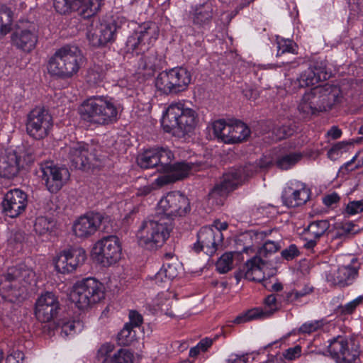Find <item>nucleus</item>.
<instances>
[{"mask_svg":"<svg viewBox=\"0 0 363 363\" xmlns=\"http://www.w3.org/2000/svg\"><path fill=\"white\" fill-rule=\"evenodd\" d=\"M340 198L339 195L333 192L330 194H328L323 199V202L326 206H332L333 204H335L339 202Z\"/></svg>","mask_w":363,"mask_h":363,"instance_id":"nucleus-62","label":"nucleus"},{"mask_svg":"<svg viewBox=\"0 0 363 363\" xmlns=\"http://www.w3.org/2000/svg\"><path fill=\"white\" fill-rule=\"evenodd\" d=\"M121 21L119 18L106 21L100 24L98 30H89L87 38L90 43L95 47L105 46L112 43L116 38L117 30L121 28Z\"/></svg>","mask_w":363,"mask_h":363,"instance_id":"nucleus-21","label":"nucleus"},{"mask_svg":"<svg viewBox=\"0 0 363 363\" xmlns=\"http://www.w3.org/2000/svg\"><path fill=\"white\" fill-rule=\"evenodd\" d=\"M155 185L159 187L156 184L155 181L152 184L146 185L140 187L138 189L136 195L138 196H145L150 194L152 191L156 189Z\"/></svg>","mask_w":363,"mask_h":363,"instance_id":"nucleus-64","label":"nucleus"},{"mask_svg":"<svg viewBox=\"0 0 363 363\" xmlns=\"http://www.w3.org/2000/svg\"><path fill=\"white\" fill-rule=\"evenodd\" d=\"M223 240V235L218 230L203 226L197 233V241L194 244L193 250L197 253L203 251L212 256L222 245Z\"/></svg>","mask_w":363,"mask_h":363,"instance_id":"nucleus-18","label":"nucleus"},{"mask_svg":"<svg viewBox=\"0 0 363 363\" xmlns=\"http://www.w3.org/2000/svg\"><path fill=\"white\" fill-rule=\"evenodd\" d=\"M214 15L213 6L211 2H205L192 8L189 13L192 23L198 28H205L211 23Z\"/></svg>","mask_w":363,"mask_h":363,"instance_id":"nucleus-28","label":"nucleus"},{"mask_svg":"<svg viewBox=\"0 0 363 363\" xmlns=\"http://www.w3.org/2000/svg\"><path fill=\"white\" fill-rule=\"evenodd\" d=\"M281 248V246L278 242L274 241L267 240L263 245L258 250L257 254L258 257H267L268 255L277 252Z\"/></svg>","mask_w":363,"mask_h":363,"instance_id":"nucleus-49","label":"nucleus"},{"mask_svg":"<svg viewBox=\"0 0 363 363\" xmlns=\"http://www.w3.org/2000/svg\"><path fill=\"white\" fill-rule=\"evenodd\" d=\"M138 57L140 58L138 62V69L147 71V74L152 75L157 69L155 63L152 62L154 57L147 56L145 53L140 54Z\"/></svg>","mask_w":363,"mask_h":363,"instance_id":"nucleus-43","label":"nucleus"},{"mask_svg":"<svg viewBox=\"0 0 363 363\" xmlns=\"http://www.w3.org/2000/svg\"><path fill=\"white\" fill-rule=\"evenodd\" d=\"M301 353V347L300 345H296L294 347H289V349L286 350L283 355L286 359L289 360H293L300 357Z\"/></svg>","mask_w":363,"mask_h":363,"instance_id":"nucleus-57","label":"nucleus"},{"mask_svg":"<svg viewBox=\"0 0 363 363\" xmlns=\"http://www.w3.org/2000/svg\"><path fill=\"white\" fill-rule=\"evenodd\" d=\"M328 352L336 363H354L361 353L354 340L340 335L330 340Z\"/></svg>","mask_w":363,"mask_h":363,"instance_id":"nucleus-12","label":"nucleus"},{"mask_svg":"<svg viewBox=\"0 0 363 363\" xmlns=\"http://www.w3.org/2000/svg\"><path fill=\"white\" fill-rule=\"evenodd\" d=\"M74 321L64 322L61 325V335L67 337L76 333V325Z\"/></svg>","mask_w":363,"mask_h":363,"instance_id":"nucleus-55","label":"nucleus"},{"mask_svg":"<svg viewBox=\"0 0 363 363\" xmlns=\"http://www.w3.org/2000/svg\"><path fill=\"white\" fill-rule=\"evenodd\" d=\"M191 211L189 199L180 191H171L157 203L155 216L145 220L138 231L139 244L149 250H156L169 238L171 225L164 219L185 216Z\"/></svg>","mask_w":363,"mask_h":363,"instance_id":"nucleus-1","label":"nucleus"},{"mask_svg":"<svg viewBox=\"0 0 363 363\" xmlns=\"http://www.w3.org/2000/svg\"><path fill=\"white\" fill-rule=\"evenodd\" d=\"M24 354L19 350L13 351L6 359V363H23Z\"/></svg>","mask_w":363,"mask_h":363,"instance_id":"nucleus-58","label":"nucleus"},{"mask_svg":"<svg viewBox=\"0 0 363 363\" xmlns=\"http://www.w3.org/2000/svg\"><path fill=\"white\" fill-rule=\"evenodd\" d=\"M233 255V252H225L216 262V269L221 274H225L232 268Z\"/></svg>","mask_w":363,"mask_h":363,"instance_id":"nucleus-44","label":"nucleus"},{"mask_svg":"<svg viewBox=\"0 0 363 363\" xmlns=\"http://www.w3.org/2000/svg\"><path fill=\"white\" fill-rule=\"evenodd\" d=\"M20 172L18 154L13 150L0 152V177L11 179Z\"/></svg>","mask_w":363,"mask_h":363,"instance_id":"nucleus-27","label":"nucleus"},{"mask_svg":"<svg viewBox=\"0 0 363 363\" xmlns=\"http://www.w3.org/2000/svg\"><path fill=\"white\" fill-rule=\"evenodd\" d=\"M232 134L230 139L231 143H238L247 139L250 135V130L245 123L239 121L233 124Z\"/></svg>","mask_w":363,"mask_h":363,"instance_id":"nucleus-36","label":"nucleus"},{"mask_svg":"<svg viewBox=\"0 0 363 363\" xmlns=\"http://www.w3.org/2000/svg\"><path fill=\"white\" fill-rule=\"evenodd\" d=\"M122 249L118 237L109 235L98 240L91 251L93 258L103 267H110L121 258Z\"/></svg>","mask_w":363,"mask_h":363,"instance_id":"nucleus-11","label":"nucleus"},{"mask_svg":"<svg viewBox=\"0 0 363 363\" xmlns=\"http://www.w3.org/2000/svg\"><path fill=\"white\" fill-rule=\"evenodd\" d=\"M261 313L262 312L260 308H254L252 309L248 310L245 313L238 315L233 320V323L236 324H240L250 321L252 320L261 318Z\"/></svg>","mask_w":363,"mask_h":363,"instance_id":"nucleus-46","label":"nucleus"},{"mask_svg":"<svg viewBox=\"0 0 363 363\" xmlns=\"http://www.w3.org/2000/svg\"><path fill=\"white\" fill-rule=\"evenodd\" d=\"M320 109L323 111L330 110L334 105L340 102L341 90L337 85L325 84L311 89Z\"/></svg>","mask_w":363,"mask_h":363,"instance_id":"nucleus-24","label":"nucleus"},{"mask_svg":"<svg viewBox=\"0 0 363 363\" xmlns=\"http://www.w3.org/2000/svg\"><path fill=\"white\" fill-rule=\"evenodd\" d=\"M114 345L111 343H106L101 346L96 354V359L100 363H110L112 356L110 354L113 352Z\"/></svg>","mask_w":363,"mask_h":363,"instance_id":"nucleus-45","label":"nucleus"},{"mask_svg":"<svg viewBox=\"0 0 363 363\" xmlns=\"http://www.w3.org/2000/svg\"><path fill=\"white\" fill-rule=\"evenodd\" d=\"M158 35L159 29L155 23H144L128 38L126 52L137 57L144 54L149 50L150 45L157 39Z\"/></svg>","mask_w":363,"mask_h":363,"instance_id":"nucleus-10","label":"nucleus"},{"mask_svg":"<svg viewBox=\"0 0 363 363\" xmlns=\"http://www.w3.org/2000/svg\"><path fill=\"white\" fill-rule=\"evenodd\" d=\"M198 114L182 103L172 104L163 115L161 123L166 133L183 137L191 132L198 123Z\"/></svg>","mask_w":363,"mask_h":363,"instance_id":"nucleus-4","label":"nucleus"},{"mask_svg":"<svg viewBox=\"0 0 363 363\" xmlns=\"http://www.w3.org/2000/svg\"><path fill=\"white\" fill-rule=\"evenodd\" d=\"M359 264L356 258H352L350 263L338 267L337 271L328 280L339 287H345L352 284L358 276Z\"/></svg>","mask_w":363,"mask_h":363,"instance_id":"nucleus-26","label":"nucleus"},{"mask_svg":"<svg viewBox=\"0 0 363 363\" xmlns=\"http://www.w3.org/2000/svg\"><path fill=\"white\" fill-rule=\"evenodd\" d=\"M35 274L25 264L9 267L0 277V290L16 300L23 298L26 286L35 281Z\"/></svg>","mask_w":363,"mask_h":363,"instance_id":"nucleus-7","label":"nucleus"},{"mask_svg":"<svg viewBox=\"0 0 363 363\" xmlns=\"http://www.w3.org/2000/svg\"><path fill=\"white\" fill-rule=\"evenodd\" d=\"M330 228L327 220H315L310 223L307 228V233L311 237L319 239Z\"/></svg>","mask_w":363,"mask_h":363,"instance_id":"nucleus-37","label":"nucleus"},{"mask_svg":"<svg viewBox=\"0 0 363 363\" xmlns=\"http://www.w3.org/2000/svg\"><path fill=\"white\" fill-rule=\"evenodd\" d=\"M264 308H260V318H269L274 313L278 311L281 307V296L277 294H270L264 298Z\"/></svg>","mask_w":363,"mask_h":363,"instance_id":"nucleus-33","label":"nucleus"},{"mask_svg":"<svg viewBox=\"0 0 363 363\" xmlns=\"http://www.w3.org/2000/svg\"><path fill=\"white\" fill-rule=\"evenodd\" d=\"M83 121L106 125L118 120V109L111 99L104 96H93L85 100L79 108Z\"/></svg>","mask_w":363,"mask_h":363,"instance_id":"nucleus-6","label":"nucleus"},{"mask_svg":"<svg viewBox=\"0 0 363 363\" xmlns=\"http://www.w3.org/2000/svg\"><path fill=\"white\" fill-rule=\"evenodd\" d=\"M255 164L257 165L258 170H266L274 165V162L272 157L264 155L257 161Z\"/></svg>","mask_w":363,"mask_h":363,"instance_id":"nucleus-56","label":"nucleus"},{"mask_svg":"<svg viewBox=\"0 0 363 363\" xmlns=\"http://www.w3.org/2000/svg\"><path fill=\"white\" fill-rule=\"evenodd\" d=\"M281 257L286 260H291L298 256L299 251L296 245L291 244L281 251Z\"/></svg>","mask_w":363,"mask_h":363,"instance_id":"nucleus-54","label":"nucleus"},{"mask_svg":"<svg viewBox=\"0 0 363 363\" xmlns=\"http://www.w3.org/2000/svg\"><path fill=\"white\" fill-rule=\"evenodd\" d=\"M362 301L363 296H358L344 306H339L336 309V312L341 315L352 314Z\"/></svg>","mask_w":363,"mask_h":363,"instance_id":"nucleus-47","label":"nucleus"},{"mask_svg":"<svg viewBox=\"0 0 363 363\" xmlns=\"http://www.w3.org/2000/svg\"><path fill=\"white\" fill-rule=\"evenodd\" d=\"M226 124L227 123H225V122L223 120H218L212 123L213 134L216 138H220L223 133V130L224 129Z\"/></svg>","mask_w":363,"mask_h":363,"instance_id":"nucleus-61","label":"nucleus"},{"mask_svg":"<svg viewBox=\"0 0 363 363\" xmlns=\"http://www.w3.org/2000/svg\"><path fill=\"white\" fill-rule=\"evenodd\" d=\"M262 264V259L257 256H255L249 259L242 269H240L235 273L237 281L239 282L242 278L250 281H261V279L253 276V274L260 272L261 264Z\"/></svg>","mask_w":363,"mask_h":363,"instance_id":"nucleus-30","label":"nucleus"},{"mask_svg":"<svg viewBox=\"0 0 363 363\" xmlns=\"http://www.w3.org/2000/svg\"><path fill=\"white\" fill-rule=\"evenodd\" d=\"M303 157L301 152H292L277 157L275 164L281 170H287L296 165Z\"/></svg>","mask_w":363,"mask_h":363,"instance_id":"nucleus-34","label":"nucleus"},{"mask_svg":"<svg viewBox=\"0 0 363 363\" xmlns=\"http://www.w3.org/2000/svg\"><path fill=\"white\" fill-rule=\"evenodd\" d=\"M36 159V153L33 147H28L18 155V163L19 169H26L28 168Z\"/></svg>","mask_w":363,"mask_h":363,"instance_id":"nucleus-40","label":"nucleus"},{"mask_svg":"<svg viewBox=\"0 0 363 363\" xmlns=\"http://www.w3.org/2000/svg\"><path fill=\"white\" fill-rule=\"evenodd\" d=\"M177 263H164L160 271L151 277V280L155 284L161 285L162 284H168L171 280L178 276Z\"/></svg>","mask_w":363,"mask_h":363,"instance_id":"nucleus-32","label":"nucleus"},{"mask_svg":"<svg viewBox=\"0 0 363 363\" xmlns=\"http://www.w3.org/2000/svg\"><path fill=\"white\" fill-rule=\"evenodd\" d=\"M295 125L292 124L275 125L272 128V135L276 140H281L291 136L295 133Z\"/></svg>","mask_w":363,"mask_h":363,"instance_id":"nucleus-41","label":"nucleus"},{"mask_svg":"<svg viewBox=\"0 0 363 363\" xmlns=\"http://www.w3.org/2000/svg\"><path fill=\"white\" fill-rule=\"evenodd\" d=\"M105 77V73L99 66H94L91 68L87 74L88 81L94 84H98Z\"/></svg>","mask_w":363,"mask_h":363,"instance_id":"nucleus-50","label":"nucleus"},{"mask_svg":"<svg viewBox=\"0 0 363 363\" xmlns=\"http://www.w3.org/2000/svg\"><path fill=\"white\" fill-rule=\"evenodd\" d=\"M277 56H281L286 53L296 52V45L289 39L277 38Z\"/></svg>","mask_w":363,"mask_h":363,"instance_id":"nucleus-42","label":"nucleus"},{"mask_svg":"<svg viewBox=\"0 0 363 363\" xmlns=\"http://www.w3.org/2000/svg\"><path fill=\"white\" fill-rule=\"evenodd\" d=\"M86 259L85 250L82 247H71L61 251L55 259L56 270L62 274L73 272Z\"/></svg>","mask_w":363,"mask_h":363,"instance_id":"nucleus-19","label":"nucleus"},{"mask_svg":"<svg viewBox=\"0 0 363 363\" xmlns=\"http://www.w3.org/2000/svg\"><path fill=\"white\" fill-rule=\"evenodd\" d=\"M310 194V190L305 187L298 190L289 187L284 190L281 199L285 206L295 208L305 204L309 200Z\"/></svg>","mask_w":363,"mask_h":363,"instance_id":"nucleus-29","label":"nucleus"},{"mask_svg":"<svg viewBox=\"0 0 363 363\" xmlns=\"http://www.w3.org/2000/svg\"><path fill=\"white\" fill-rule=\"evenodd\" d=\"M83 56L79 47L65 45L57 49L49 59L48 73L62 79L72 78L79 72Z\"/></svg>","mask_w":363,"mask_h":363,"instance_id":"nucleus-3","label":"nucleus"},{"mask_svg":"<svg viewBox=\"0 0 363 363\" xmlns=\"http://www.w3.org/2000/svg\"><path fill=\"white\" fill-rule=\"evenodd\" d=\"M257 172V165L255 163H248L243 167L230 169L223 174L210 190L208 194V200L211 201L213 205L223 206L230 191Z\"/></svg>","mask_w":363,"mask_h":363,"instance_id":"nucleus-5","label":"nucleus"},{"mask_svg":"<svg viewBox=\"0 0 363 363\" xmlns=\"http://www.w3.org/2000/svg\"><path fill=\"white\" fill-rule=\"evenodd\" d=\"M60 310L58 297L52 292L46 291L36 300L35 314L38 320L48 323L54 319Z\"/></svg>","mask_w":363,"mask_h":363,"instance_id":"nucleus-20","label":"nucleus"},{"mask_svg":"<svg viewBox=\"0 0 363 363\" xmlns=\"http://www.w3.org/2000/svg\"><path fill=\"white\" fill-rule=\"evenodd\" d=\"M133 355L126 349H120L112 355L110 363H133Z\"/></svg>","mask_w":363,"mask_h":363,"instance_id":"nucleus-48","label":"nucleus"},{"mask_svg":"<svg viewBox=\"0 0 363 363\" xmlns=\"http://www.w3.org/2000/svg\"><path fill=\"white\" fill-rule=\"evenodd\" d=\"M357 226L352 222H345L341 224L340 230L345 234H356L360 230V228H356Z\"/></svg>","mask_w":363,"mask_h":363,"instance_id":"nucleus-60","label":"nucleus"},{"mask_svg":"<svg viewBox=\"0 0 363 363\" xmlns=\"http://www.w3.org/2000/svg\"><path fill=\"white\" fill-rule=\"evenodd\" d=\"M13 21V12L5 4H0V35H6L11 31Z\"/></svg>","mask_w":363,"mask_h":363,"instance_id":"nucleus-35","label":"nucleus"},{"mask_svg":"<svg viewBox=\"0 0 363 363\" xmlns=\"http://www.w3.org/2000/svg\"><path fill=\"white\" fill-rule=\"evenodd\" d=\"M323 326L322 321L315 320L303 323L299 328V332L302 333H311L316 331Z\"/></svg>","mask_w":363,"mask_h":363,"instance_id":"nucleus-52","label":"nucleus"},{"mask_svg":"<svg viewBox=\"0 0 363 363\" xmlns=\"http://www.w3.org/2000/svg\"><path fill=\"white\" fill-rule=\"evenodd\" d=\"M28 205V195L19 189L9 191L1 202L3 213L12 218L19 216Z\"/></svg>","mask_w":363,"mask_h":363,"instance_id":"nucleus-22","label":"nucleus"},{"mask_svg":"<svg viewBox=\"0 0 363 363\" xmlns=\"http://www.w3.org/2000/svg\"><path fill=\"white\" fill-rule=\"evenodd\" d=\"M191 80L190 72L184 67H177L159 73L155 86L165 95H175L187 89Z\"/></svg>","mask_w":363,"mask_h":363,"instance_id":"nucleus-9","label":"nucleus"},{"mask_svg":"<svg viewBox=\"0 0 363 363\" xmlns=\"http://www.w3.org/2000/svg\"><path fill=\"white\" fill-rule=\"evenodd\" d=\"M111 220L110 217L100 213H88L80 216L73 224L72 230L74 235L79 238H88L93 235L103 226V230L107 231L106 223Z\"/></svg>","mask_w":363,"mask_h":363,"instance_id":"nucleus-15","label":"nucleus"},{"mask_svg":"<svg viewBox=\"0 0 363 363\" xmlns=\"http://www.w3.org/2000/svg\"><path fill=\"white\" fill-rule=\"evenodd\" d=\"M233 124H226L224 129L223 130V133L220 135V138L225 143H231L230 136L233 135L232 130H233Z\"/></svg>","mask_w":363,"mask_h":363,"instance_id":"nucleus-63","label":"nucleus"},{"mask_svg":"<svg viewBox=\"0 0 363 363\" xmlns=\"http://www.w3.org/2000/svg\"><path fill=\"white\" fill-rule=\"evenodd\" d=\"M136 340V333L129 325H124L117 336L118 344L121 346H129Z\"/></svg>","mask_w":363,"mask_h":363,"instance_id":"nucleus-39","label":"nucleus"},{"mask_svg":"<svg viewBox=\"0 0 363 363\" xmlns=\"http://www.w3.org/2000/svg\"><path fill=\"white\" fill-rule=\"evenodd\" d=\"M349 145V143L346 142H339L335 144L328 152L329 157L333 158L335 155H338L340 152H342L343 149H345Z\"/></svg>","mask_w":363,"mask_h":363,"instance_id":"nucleus-59","label":"nucleus"},{"mask_svg":"<svg viewBox=\"0 0 363 363\" xmlns=\"http://www.w3.org/2000/svg\"><path fill=\"white\" fill-rule=\"evenodd\" d=\"M26 132L36 140L48 136L52 127V118L48 111L42 107H36L29 112L26 118Z\"/></svg>","mask_w":363,"mask_h":363,"instance_id":"nucleus-13","label":"nucleus"},{"mask_svg":"<svg viewBox=\"0 0 363 363\" xmlns=\"http://www.w3.org/2000/svg\"><path fill=\"white\" fill-rule=\"evenodd\" d=\"M363 211V200L350 201L345 208V213L352 216Z\"/></svg>","mask_w":363,"mask_h":363,"instance_id":"nucleus-51","label":"nucleus"},{"mask_svg":"<svg viewBox=\"0 0 363 363\" xmlns=\"http://www.w3.org/2000/svg\"><path fill=\"white\" fill-rule=\"evenodd\" d=\"M173 152L164 147H156L145 150L137 158L138 164L143 169L157 167L163 173L155 179V184L162 187L187 177L191 169L189 163L181 162L172 164Z\"/></svg>","mask_w":363,"mask_h":363,"instance_id":"nucleus-2","label":"nucleus"},{"mask_svg":"<svg viewBox=\"0 0 363 363\" xmlns=\"http://www.w3.org/2000/svg\"><path fill=\"white\" fill-rule=\"evenodd\" d=\"M104 298V286L94 277H88L76 282L69 294L70 301L84 310Z\"/></svg>","mask_w":363,"mask_h":363,"instance_id":"nucleus-8","label":"nucleus"},{"mask_svg":"<svg viewBox=\"0 0 363 363\" xmlns=\"http://www.w3.org/2000/svg\"><path fill=\"white\" fill-rule=\"evenodd\" d=\"M55 225L54 219L47 216L36 218L34 223V230L39 235H45L52 230Z\"/></svg>","mask_w":363,"mask_h":363,"instance_id":"nucleus-38","label":"nucleus"},{"mask_svg":"<svg viewBox=\"0 0 363 363\" xmlns=\"http://www.w3.org/2000/svg\"><path fill=\"white\" fill-rule=\"evenodd\" d=\"M99 0H54L55 11L62 15L77 11L83 18L94 16L100 9Z\"/></svg>","mask_w":363,"mask_h":363,"instance_id":"nucleus-17","label":"nucleus"},{"mask_svg":"<svg viewBox=\"0 0 363 363\" xmlns=\"http://www.w3.org/2000/svg\"><path fill=\"white\" fill-rule=\"evenodd\" d=\"M330 76L331 73L328 72L325 60H317L312 62L308 68L300 74L298 82L301 87L313 86L321 81L327 80Z\"/></svg>","mask_w":363,"mask_h":363,"instance_id":"nucleus-23","label":"nucleus"},{"mask_svg":"<svg viewBox=\"0 0 363 363\" xmlns=\"http://www.w3.org/2000/svg\"><path fill=\"white\" fill-rule=\"evenodd\" d=\"M130 322L125 325H129L132 329L135 327H139L143 322V316L136 311H130L129 313Z\"/></svg>","mask_w":363,"mask_h":363,"instance_id":"nucleus-53","label":"nucleus"},{"mask_svg":"<svg viewBox=\"0 0 363 363\" xmlns=\"http://www.w3.org/2000/svg\"><path fill=\"white\" fill-rule=\"evenodd\" d=\"M38 41V26L34 22L21 21L11 35L13 46L25 52L33 50Z\"/></svg>","mask_w":363,"mask_h":363,"instance_id":"nucleus-14","label":"nucleus"},{"mask_svg":"<svg viewBox=\"0 0 363 363\" xmlns=\"http://www.w3.org/2000/svg\"><path fill=\"white\" fill-rule=\"evenodd\" d=\"M312 89L306 92L298 106V110L303 118L310 117L317 113L322 112Z\"/></svg>","mask_w":363,"mask_h":363,"instance_id":"nucleus-31","label":"nucleus"},{"mask_svg":"<svg viewBox=\"0 0 363 363\" xmlns=\"http://www.w3.org/2000/svg\"><path fill=\"white\" fill-rule=\"evenodd\" d=\"M90 146L84 142L73 143L69 147V158L72 167L74 169L86 170L91 167V161L94 157L90 151Z\"/></svg>","mask_w":363,"mask_h":363,"instance_id":"nucleus-25","label":"nucleus"},{"mask_svg":"<svg viewBox=\"0 0 363 363\" xmlns=\"http://www.w3.org/2000/svg\"><path fill=\"white\" fill-rule=\"evenodd\" d=\"M37 174L44 181L47 189L52 194L58 192L69 177L67 168L53 165L52 162L40 164Z\"/></svg>","mask_w":363,"mask_h":363,"instance_id":"nucleus-16","label":"nucleus"}]
</instances>
